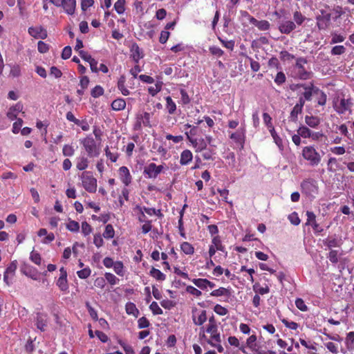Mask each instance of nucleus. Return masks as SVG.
<instances>
[{
  "label": "nucleus",
  "mask_w": 354,
  "mask_h": 354,
  "mask_svg": "<svg viewBox=\"0 0 354 354\" xmlns=\"http://www.w3.org/2000/svg\"><path fill=\"white\" fill-rule=\"evenodd\" d=\"M297 28L296 24L291 20H286L281 22L279 26V30L281 33L289 34Z\"/></svg>",
  "instance_id": "2eb2a0df"
},
{
  "label": "nucleus",
  "mask_w": 354,
  "mask_h": 354,
  "mask_svg": "<svg viewBox=\"0 0 354 354\" xmlns=\"http://www.w3.org/2000/svg\"><path fill=\"white\" fill-rule=\"evenodd\" d=\"M133 9L136 11V14L139 15H144V8H143V3L142 1H139V0H136L133 3Z\"/></svg>",
  "instance_id": "603ef678"
},
{
  "label": "nucleus",
  "mask_w": 354,
  "mask_h": 354,
  "mask_svg": "<svg viewBox=\"0 0 354 354\" xmlns=\"http://www.w3.org/2000/svg\"><path fill=\"white\" fill-rule=\"evenodd\" d=\"M209 50L211 54L216 57H222L224 54V51H223L221 48H219L218 46H210Z\"/></svg>",
  "instance_id": "13d9d810"
},
{
  "label": "nucleus",
  "mask_w": 354,
  "mask_h": 354,
  "mask_svg": "<svg viewBox=\"0 0 354 354\" xmlns=\"http://www.w3.org/2000/svg\"><path fill=\"white\" fill-rule=\"evenodd\" d=\"M118 343L120 345H121L122 347H123L126 354L135 353L134 350L131 345L127 344L126 342L122 341V339H119Z\"/></svg>",
  "instance_id": "bf43d9fd"
},
{
  "label": "nucleus",
  "mask_w": 354,
  "mask_h": 354,
  "mask_svg": "<svg viewBox=\"0 0 354 354\" xmlns=\"http://www.w3.org/2000/svg\"><path fill=\"white\" fill-rule=\"evenodd\" d=\"M301 156L311 167H317L322 162V156L314 146H306L302 148Z\"/></svg>",
  "instance_id": "f257e3e1"
},
{
  "label": "nucleus",
  "mask_w": 354,
  "mask_h": 354,
  "mask_svg": "<svg viewBox=\"0 0 354 354\" xmlns=\"http://www.w3.org/2000/svg\"><path fill=\"white\" fill-rule=\"evenodd\" d=\"M113 110L121 111L124 110L126 106V102L124 99L119 98L113 101L111 104Z\"/></svg>",
  "instance_id": "473e14b6"
},
{
  "label": "nucleus",
  "mask_w": 354,
  "mask_h": 354,
  "mask_svg": "<svg viewBox=\"0 0 354 354\" xmlns=\"http://www.w3.org/2000/svg\"><path fill=\"white\" fill-rule=\"evenodd\" d=\"M212 243L214 245L216 251L224 252L225 246L222 244V241L219 235H216L212 239Z\"/></svg>",
  "instance_id": "f704fd0d"
},
{
  "label": "nucleus",
  "mask_w": 354,
  "mask_h": 354,
  "mask_svg": "<svg viewBox=\"0 0 354 354\" xmlns=\"http://www.w3.org/2000/svg\"><path fill=\"white\" fill-rule=\"evenodd\" d=\"M301 187L302 192L310 197H315L319 192L317 183L314 178H306L302 181Z\"/></svg>",
  "instance_id": "7ed1b4c3"
},
{
  "label": "nucleus",
  "mask_w": 354,
  "mask_h": 354,
  "mask_svg": "<svg viewBox=\"0 0 354 354\" xmlns=\"http://www.w3.org/2000/svg\"><path fill=\"white\" fill-rule=\"evenodd\" d=\"M126 0H117L115 2L114 9L118 14H122L125 12Z\"/></svg>",
  "instance_id": "ea45409f"
},
{
  "label": "nucleus",
  "mask_w": 354,
  "mask_h": 354,
  "mask_svg": "<svg viewBox=\"0 0 354 354\" xmlns=\"http://www.w3.org/2000/svg\"><path fill=\"white\" fill-rule=\"evenodd\" d=\"M182 252L185 254H193L194 252V248L189 242L184 241L180 244Z\"/></svg>",
  "instance_id": "c9c22d12"
},
{
  "label": "nucleus",
  "mask_w": 354,
  "mask_h": 354,
  "mask_svg": "<svg viewBox=\"0 0 354 354\" xmlns=\"http://www.w3.org/2000/svg\"><path fill=\"white\" fill-rule=\"evenodd\" d=\"M136 208L140 212V214L138 217V221L141 223H145V221H147V218L145 214L144 207L136 206Z\"/></svg>",
  "instance_id": "774afa93"
},
{
  "label": "nucleus",
  "mask_w": 354,
  "mask_h": 354,
  "mask_svg": "<svg viewBox=\"0 0 354 354\" xmlns=\"http://www.w3.org/2000/svg\"><path fill=\"white\" fill-rule=\"evenodd\" d=\"M308 62V60L303 57H299L296 59V63L294 66V70L296 77L300 80H306L310 78L312 73L310 71L306 70L304 64Z\"/></svg>",
  "instance_id": "f03ea898"
},
{
  "label": "nucleus",
  "mask_w": 354,
  "mask_h": 354,
  "mask_svg": "<svg viewBox=\"0 0 354 354\" xmlns=\"http://www.w3.org/2000/svg\"><path fill=\"white\" fill-rule=\"evenodd\" d=\"M297 132L302 138H310L311 130L308 127L301 126L297 129Z\"/></svg>",
  "instance_id": "de8ad7c7"
},
{
  "label": "nucleus",
  "mask_w": 354,
  "mask_h": 354,
  "mask_svg": "<svg viewBox=\"0 0 354 354\" xmlns=\"http://www.w3.org/2000/svg\"><path fill=\"white\" fill-rule=\"evenodd\" d=\"M254 290L259 295H263L270 292V288L268 285L261 287L259 283H256L254 285Z\"/></svg>",
  "instance_id": "3c124183"
},
{
  "label": "nucleus",
  "mask_w": 354,
  "mask_h": 354,
  "mask_svg": "<svg viewBox=\"0 0 354 354\" xmlns=\"http://www.w3.org/2000/svg\"><path fill=\"white\" fill-rule=\"evenodd\" d=\"M185 291L189 293V295L197 297L198 298V297H201L203 295L202 292L201 290H199V289H198L195 287H193V286H191V285L186 286Z\"/></svg>",
  "instance_id": "09e8293b"
},
{
  "label": "nucleus",
  "mask_w": 354,
  "mask_h": 354,
  "mask_svg": "<svg viewBox=\"0 0 354 354\" xmlns=\"http://www.w3.org/2000/svg\"><path fill=\"white\" fill-rule=\"evenodd\" d=\"M207 319L206 310H201L197 316H196V315H192L193 322L197 326L203 325V324L206 322Z\"/></svg>",
  "instance_id": "5701e85b"
},
{
  "label": "nucleus",
  "mask_w": 354,
  "mask_h": 354,
  "mask_svg": "<svg viewBox=\"0 0 354 354\" xmlns=\"http://www.w3.org/2000/svg\"><path fill=\"white\" fill-rule=\"evenodd\" d=\"M28 33L35 38H40L41 39H46L48 36L46 30L41 26L38 27H30L28 28Z\"/></svg>",
  "instance_id": "9b49d317"
},
{
  "label": "nucleus",
  "mask_w": 354,
  "mask_h": 354,
  "mask_svg": "<svg viewBox=\"0 0 354 354\" xmlns=\"http://www.w3.org/2000/svg\"><path fill=\"white\" fill-rule=\"evenodd\" d=\"M150 326V322L149 319L145 316H142L141 318H139L138 320V328H147V327Z\"/></svg>",
  "instance_id": "6e6d98bb"
},
{
  "label": "nucleus",
  "mask_w": 354,
  "mask_h": 354,
  "mask_svg": "<svg viewBox=\"0 0 354 354\" xmlns=\"http://www.w3.org/2000/svg\"><path fill=\"white\" fill-rule=\"evenodd\" d=\"M280 58L283 61L292 60L295 59V55L283 50V51L280 52Z\"/></svg>",
  "instance_id": "69168bd1"
},
{
  "label": "nucleus",
  "mask_w": 354,
  "mask_h": 354,
  "mask_svg": "<svg viewBox=\"0 0 354 354\" xmlns=\"http://www.w3.org/2000/svg\"><path fill=\"white\" fill-rule=\"evenodd\" d=\"M149 274L154 279L159 280L160 281H163L166 279V275L163 274L162 272L159 270V269L156 268H152L149 271Z\"/></svg>",
  "instance_id": "2f4dec72"
},
{
  "label": "nucleus",
  "mask_w": 354,
  "mask_h": 354,
  "mask_svg": "<svg viewBox=\"0 0 354 354\" xmlns=\"http://www.w3.org/2000/svg\"><path fill=\"white\" fill-rule=\"evenodd\" d=\"M187 207V205H184L182 211L180 212V218H178V231L182 237L185 238V227L183 226V216L184 214V210L185 207Z\"/></svg>",
  "instance_id": "e433bc0d"
},
{
  "label": "nucleus",
  "mask_w": 354,
  "mask_h": 354,
  "mask_svg": "<svg viewBox=\"0 0 354 354\" xmlns=\"http://www.w3.org/2000/svg\"><path fill=\"white\" fill-rule=\"evenodd\" d=\"M85 252V245L75 242L73 246V252L75 256L77 257L82 254Z\"/></svg>",
  "instance_id": "4c0bfd02"
},
{
  "label": "nucleus",
  "mask_w": 354,
  "mask_h": 354,
  "mask_svg": "<svg viewBox=\"0 0 354 354\" xmlns=\"http://www.w3.org/2000/svg\"><path fill=\"white\" fill-rule=\"evenodd\" d=\"M104 94V90L102 86H95L91 91V96L95 97H99L102 96Z\"/></svg>",
  "instance_id": "c03bdc74"
},
{
  "label": "nucleus",
  "mask_w": 354,
  "mask_h": 354,
  "mask_svg": "<svg viewBox=\"0 0 354 354\" xmlns=\"http://www.w3.org/2000/svg\"><path fill=\"white\" fill-rule=\"evenodd\" d=\"M307 225H311L313 229L316 232H321L323 231V228L319 227V225L316 221V214L313 212L307 211Z\"/></svg>",
  "instance_id": "ddd939ff"
},
{
  "label": "nucleus",
  "mask_w": 354,
  "mask_h": 354,
  "mask_svg": "<svg viewBox=\"0 0 354 354\" xmlns=\"http://www.w3.org/2000/svg\"><path fill=\"white\" fill-rule=\"evenodd\" d=\"M214 311L218 315H226L228 313L227 308L223 307V306L220 304H216L214 306Z\"/></svg>",
  "instance_id": "4d7b16f0"
},
{
  "label": "nucleus",
  "mask_w": 354,
  "mask_h": 354,
  "mask_svg": "<svg viewBox=\"0 0 354 354\" xmlns=\"http://www.w3.org/2000/svg\"><path fill=\"white\" fill-rule=\"evenodd\" d=\"M149 308L155 315H162L163 313L162 309L160 308L158 303L156 301H152L149 305Z\"/></svg>",
  "instance_id": "49530a36"
},
{
  "label": "nucleus",
  "mask_w": 354,
  "mask_h": 354,
  "mask_svg": "<svg viewBox=\"0 0 354 354\" xmlns=\"http://www.w3.org/2000/svg\"><path fill=\"white\" fill-rule=\"evenodd\" d=\"M59 272L60 276L57 280V285L61 290L64 291L68 288L67 272L63 267L60 268Z\"/></svg>",
  "instance_id": "a211bd4d"
},
{
  "label": "nucleus",
  "mask_w": 354,
  "mask_h": 354,
  "mask_svg": "<svg viewBox=\"0 0 354 354\" xmlns=\"http://www.w3.org/2000/svg\"><path fill=\"white\" fill-rule=\"evenodd\" d=\"M306 124L313 128H316L321 123V120L317 116H308L306 115L304 118Z\"/></svg>",
  "instance_id": "bb28decb"
},
{
  "label": "nucleus",
  "mask_w": 354,
  "mask_h": 354,
  "mask_svg": "<svg viewBox=\"0 0 354 354\" xmlns=\"http://www.w3.org/2000/svg\"><path fill=\"white\" fill-rule=\"evenodd\" d=\"M351 104V100L347 99H342L339 102V106L337 107V112L339 113H344Z\"/></svg>",
  "instance_id": "cd10ccee"
},
{
  "label": "nucleus",
  "mask_w": 354,
  "mask_h": 354,
  "mask_svg": "<svg viewBox=\"0 0 354 354\" xmlns=\"http://www.w3.org/2000/svg\"><path fill=\"white\" fill-rule=\"evenodd\" d=\"M125 311L128 315H131L134 317H138L139 315V311L133 302H127L126 304Z\"/></svg>",
  "instance_id": "7c9ffc66"
},
{
  "label": "nucleus",
  "mask_w": 354,
  "mask_h": 354,
  "mask_svg": "<svg viewBox=\"0 0 354 354\" xmlns=\"http://www.w3.org/2000/svg\"><path fill=\"white\" fill-rule=\"evenodd\" d=\"M245 348L246 347L251 350L252 352L257 353L260 346L257 343V335L253 334L249 336L245 340Z\"/></svg>",
  "instance_id": "f3484780"
},
{
  "label": "nucleus",
  "mask_w": 354,
  "mask_h": 354,
  "mask_svg": "<svg viewBox=\"0 0 354 354\" xmlns=\"http://www.w3.org/2000/svg\"><path fill=\"white\" fill-rule=\"evenodd\" d=\"M205 331L209 333L210 339L212 342H214L216 343H221V338L220 333L218 330V326H207Z\"/></svg>",
  "instance_id": "4468645a"
},
{
  "label": "nucleus",
  "mask_w": 354,
  "mask_h": 354,
  "mask_svg": "<svg viewBox=\"0 0 354 354\" xmlns=\"http://www.w3.org/2000/svg\"><path fill=\"white\" fill-rule=\"evenodd\" d=\"M180 93L181 94V102L183 104H187L190 103V97L187 92L185 89H180Z\"/></svg>",
  "instance_id": "e2e57ef3"
},
{
  "label": "nucleus",
  "mask_w": 354,
  "mask_h": 354,
  "mask_svg": "<svg viewBox=\"0 0 354 354\" xmlns=\"http://www.w3.org/2000/svg\"><path fill=\"white\" fill-rule=\"evenodd\" d=\"M126 77L124 75H122L118 80V87L120 91L122 93L124 96H127L130 93L129 89L125 86Z\"/></svg>",
  "instance_id": "c756f323"
},
{
  "label": "nucleus",
  "mask_w": 354,
  "mask_h": 354,
  "mask_svg": "<svg viewBox=\"0 0 354 354\" xmlns=\"http://www.w3.org/2000/svg\"><path fill=\"white\" fill-rule=\"evenodd\" d=\"M153 113L147 112H139L136 115V123L133 125L134 130H142V127H152L151 118Z\"/></svg>",
  "instance_id": "20e7f679"
},
{
  "label": "nucleus",
  "mask_w": 354,
  "mask_h": 354,
  "mask_svg": "<svg viewBox=\"0 0 354 354\" xmlns=\"http://www.w3.org/2000/svg\"><path fill=\"white\" fill-rule=\"evenodd\" d=\"M227 342L230 345L237 347L242 353H247L245 351V346L244 345H241L239 339H238L236 336H230L227 339Z\"/></svg>",
  "instance_id": "c85d7f7f"
},
{
  "label": "nucleus",
  "mask_w": 354,
  "mask_h": 354,
  "mask_svg": "<svg viewBox=\"0 0 354 354\" xmlns=\"http://www.w3.org/2000/svg\"><path fill=\"white\" fill-rule=\"evenodd\" d=\"M115 272L120 276H124V263L122 261H114V265L113 266Z\"/></svg>",
  "instance_id": "37998d69"
},
{
  "label": "nucleus",
  "mask_w": 354,
  "mask_h": 354,
  "mask_svg": "<svg viewBox=\"0 0 354 354\" xmlns=\"http://www.w3.org/2000/svg\"><path fill=\"white\" fill-rule=\"evenodd\" d=\"M346 344L347 347H353L354 346V331H351L347 333L346 337Z\"/></svg>",
  "instance_id": "052dcab7"
},
{
  "label": "nucleus",
  "mask_w": 354,
  "mask_h": 354,
  "mask_svg": "<svg viewBox=\"0 0 354 354\" xmlns=\"http://www.w3.org/2000/svg\"><path fill=\"white\" fill-rule=\"evenodd\" d=\"M50 3L56 6H62L66 13L73 15L75 12V0H50Z\"/></svg>",
  "instance_id": "0eeeda50"
},
{
  "label": "nucleus",
  "mask_w": 354,
  "mask_h": 354,
  "mask_svg": "<svg viewBox=\"0 0 354 354\" xmlns=\"http://www.w3.org/2000/svg\"><path fill=\"white\" fill-rule=\"evenodd\" d=\"M131 57L133 62L136 64H138L140 59H142V57H144V53L141 48H140L139 46L136 43H133L131 46Z\"/></svg>",
  "instance_id": "f8f14e48"
},
{
  "label": "nucleus",
  "mask_w": 354,
  "mask_h": 354,
  "mask_svg": "<svg viewBox=\"0 0 354 354\" xmlns=\"http://www.w3.org/2000/svg\"><path fill=\"white\" fill-rule=\"evenodd\" d=\"M105 153L107 158L110 159L112 162H115L118 160V153H112L109 150V147L105 148Z\"/></svg>",
  "instance_id": "0e129e2a"
},
{
  "label": "nucleus",
  "mask_w": 354,
  "mask_h": 354,
  "mask_svg": "<svg viewBox=\"0 0 354 354\" xmlns=\"http://www.w3.org/2000/svg\"><path fill=\"white\" fill-rule=\"evenodd\" d=\"M118 171L120 180L123 183V184L125 185H130L132 178L128 167L124 166L120 167Z\"/></svg>",
  "instance_id": "dca6fc26"
},
{
  "label": "nucleus",
  "mask_w": 354,
  "mask_h": 354,
  "mask_svg": "<svg viewBox=\"0 0 354 354\" xmlns=\"http://www.w3.org/2000/svg\"><path fill=\"white\" fill-rule=\"evenodd\" d=\"M245 14L248 16L249 22L253 24L254 26L257 27L259 30H268L270 28V23L268 21V20H258L255 19L254 17L250 15L247 12H245Z\"/></svg>",
  "instance_id": "9d476101"
},
{
  "label": "nucleus",
  "mask_w": 354,
  "mask_h": 354,
  "mask_svg": "<svg viewBox=\"0 0 354 354\" xmlns=\"http://www.w3.org/2000/svg\"><path fill=\"white\" fill-rule=\"evenodd\" d=\"M305 104V100L303 99L302 97H299V101L294 107L292 109L289 120L292 122H297L298 120V115L299 113H301L303 107Z\"/></svg>",
  "instance_id": "1a4fd4ad"
},
{
  "label": "nucleus",
  "mask_w": 354,
  "mask_h": 354,
  "mask_svg": "<svg viewBox=\"0 0 354 354\" xmlns=\"http://www.w3.org/2000/svg\"><path fill=\"white\" fill-rule=\"evenodd\" d=\"M193 160V153L189 149H185L181 151L180 157V164L186 165Z\"/></svg>",
  "instance_id": "412c9836"
},
{
  "label": "nucleus",
  "mask_w": 354,
  "mask_h": 354,
  "mask_svg": "<svg viewBox=\"0 0 354 354\" xmlns=\"http://www.w3.org/2000/svg\"><path fill=\"white\" fill-rule=\"evenodd\" d=\"M192 145L195 148V151L196 153H201L205 150L207 147V141L204 139V138H201L200 139H196L195 140H192Z\"/></svg>",
  "instance_id": "aec40b11"
},
{
  "label": "nucleus",
  "mask_w": 354,
  "mask_h": 354,
  "mask_svg": "<svg viewBox=\"0 0 354 354\" xmlns=\"http://www.w3.org/2000/svg\"><path fill=\"white\" fill-rule=\"evenodd\" d=\"M286 77L283 72H278L277 73V75L274 78V82L276 84H277L279 86V84H283L286 82Z\"/></svg>",
  "instance_id": "680f3d73"
},
{
  "label": "nucleus",
  "mask_w": 354,
  "mask_h": 354,
  "mask_svg": "<svg viewBox=\"0 0 354 354\" xmlns=\"http://www.w3.org/2000/svg\"><path fill=\"white\" fill-rule=\"evenodd\" d=\"M218 39L221 41L222 45L224 47L227 48V49H229L231 50L234 49V47L235 46V42L234 40H225V39L221 38V37H218Z\"/></svg>",
  "instance_id": "5fc2aeb1"
},
{
  "label": "nucleus",
  "mask_w": 354,
  "mask_h": 354,
  "mask_svg": "<svg viewBox=\"0 0 354 354\" xmlns=\"http://www.w3.org/2000/svg\"><path fill=\"white\" fill-rule=\"evenodd\" d=\"M115 236V230L112 225L108 224L106 225L105 230L103 233V236L106 239H111Z\"/></svg>",
  "instance_id": "a18cd8bd"
},
{
  "label": "nucleus",
  "mask_w": 354,
  "mask_h": 354,
  "mask_svg": "<svg viewBox=\"0 0 354 354\" xmlns=\"http://www.w3.org/2000/svg\"><path fill=\"white\" fill-rule=\"evenodd\" d=\"M164 170L163 165H156V163H149L144 167L143 174L145 177L149 178H156L158 175Z\"/></svg>",
  "instance_id": "39448f33"
},
{
  "label": "nucleus",
  "mask_w": 354,
  "mask_h": 354,
  "mask_svg": "<svg viewBox=\"0 0 354 354\" xmlns=\"http://www.w3.org/2000/svg\"><path fill=\"white\" fill-rule=\"evenodd\" d=\"M165 108L167 110L168 113L169 114H174L176 111V104L174 101V100L171 98V96H167L165 97Z\"/></svg>",
  "instance_id": "a878e982"
},
{
  "label": "nucleus",
  "mask_w": 354,
  "mask_h": 354,
  "mask_svg": "<svg viewBox=\"0 0 354 354\" xmlns=\"http://www.w3.org/2000/svg\"><path fill=\"white\" fill-rule=\"evenodd\" d=\"M210 295L212 296H215V297H219V296H223V295L230 296V292L229 289L223 288V287H221V288H218V289H215L214 290L212 291Z\"/></svg>",
  "instance_id": "a19ab883"
},
{
  "label": "nucleus",
  "mask_w": 354,
  "mask_h": 354,
  "mask_svg": "<svg viewBox=\"0 0 354 354\" xmlns=\"http://www.w3.org/2000/svg\"><path fill=\"white\" fill-rule=\"evenodd\" d=\"M324 244L328 248H337V246H339L341 244V240L337 239L336 237H328L325 239Z\"/></svg>",
  "instance_id": "72a5a7b5"
},
{
  "label": "nucleus",
  "mask_w": 354,
  "mask_h": 354,
  "mask_svg": "<svg viewBox=\"0 0 354 354\" xmlns=\"http://www.w3.org/2000/svg\"><path fill=\"white\" fill-rule=\"evenodd\" d=\"M66 228L71 232H78L80 230V225L77 221L69 220V222L66 224Z\"/></svg>",
  "instance_id": "864d4df0"
},
{
  "label": "nucleus",
  "mask_w": 354,
  "mask_h": 354,
  "mask_svg": "<svg viewBox=\"0 0 354 354\" xmlns=\"http://www.w3.org/2000/svg\"><path fill=\"white\" fill-rule=\"evenodd\" d=\"M23 109V105L20 102L17 103L15 106H12L10 108L9 111L7 113L8 118L11 120H14L17 119V115L15 114L16 112H21Z\"/></svg>",
  "instance_id": "4be33fe9"
},
{
  "label": "nucleus",
  "mask_w": 354,
  "mask_h": 354,
  "mask_svg": "<svg viewBox=\"0 0 354 354\" xmlns=\"http://www.w3.org/2000/svg\"><path fill=\"white\" fill-rule=\"evenodd\" d=\"M317 26L319 30H326L329 27L331 22V15L321 10V15L316 17Z\"/></svg>",
  "instance_id": "423d86ee"
},
{
  "label": "nucleus",
  "mask_w": 354,
  "mask_h": 354,
  "mask_svg": "<svg viewBox=\"0 0 354 354\" xmlns=\"http://www.w3.org/2000/svg\"><path fill=\"white\" fill-rule=\"evenodd\" d=\"M186 128H189L190 130L189 131H185V135L187 136V140H188L192 144V140H196V135L197 134L198 127L196 126H192L190 124H185Z\"/></svg>",
  "instance_id": "393cba45"
},
{
  "label": "nucleus",
  "mask_w": 354,
  "mask_h": 354,
  "mask_svg": "<svg viewBox=\"0 0 354 354\" xmlns=\"http://www.w3.org/2000/svg\"><path fill=\"white\" fill-rule=\"evenodd\" d=\"M297 87H302L304 89L303 93V99L305 100H311L313 93H319V89L318 87H315L313 83H310L309 85L306 84H297Z\"/></svg>",
  "instance_id": "6e6552de"
},
{
  "label": "nucleus",
  "mask_w": 354,
  "mask_h": 354,
  "mask_svg": "<svg viewBox=\"0 0 354 354\" xmlns=\"http://www.w3.org/2000/svg\"><path fill=\"white\" fill-rule=\"evenodd\" d=\"M293 19L296 26H301L305 22L306 18L304 15H301V12L295 11L293 12Z\"/></svg>",
  "instance_id": "79ce46f5"
},
{
  "label": "nucleus",
  "mask_w": 354,
  "mask_h": 354,
  "mask_svg": "<svg viewBox=\"0 0 354 354\" xmlns=\"http://www.w3.org/2000/svg\"><path fill=\"white\" fill-rule=\"evenodd\" d=\"M230 138L231 140H234L235 143L241 145L242 148L244 147V130H238L234 133H231Z\"/></svg>",
  "instance_id": "6ab92c4d"
},
{
  "label": "nucleus",
  "mask_w": 354,
  "mask_h": 354,
  "mask_svg": "<svg viewBox=\"0 0 354 354\" xmlns=\"http://www.w3.org/2000/svg\"><path fill=\"white\" fill-rule=\"evenodd\" d=\"M192 282L194 284L197 288L201 289H206L207 288V279L206 278H194L192 279Z\"/></svg>",
  "instance_id": "58836bf2"
},
{
  "label": "nucleus",
  "mask_w": 354,
  "mask_h": 354,
  "mask_svg": "<svg viewBox=\"0 0 354 354\" xmlns=\"http://www.w3.org/2000/svg\"><path fill=\"white\" fill-rule=\"evenodd\" d=\"M46 316L41 313H37L36 317L37 328L41 331H44L46 330Z\"/></svg>",
  "instance_id": "b1692460"
},
{
  "label": "nucleus",
  "mask_w": 354,
  "mask_h": 354,
  "mask_svg": "<svg viewBox=\"0 0 354 354\" xmlns=\"http://www.w3.org/2000/svg\"><path fill=\"white\" fill-rule=\"evenodd\" d=\"M104 277L110 285H116L119 282V279L115 276V274H111V272H106L104 274Z\"/></svg>",
  "instance_id": "8fccbe9b"
},
{
  "label": "nucleus",
  "mask_w": 354,
  "mask_h": 354,
  "mask_svg": "<svg viewBox=\"0 0 354 354\" xmlns=\"http://www.w3.org/2000/svg\"><path fill=\"white\" fill-rule=\"evenodd\" d=\"M346 48L344 46H335L331 50L332 55H342L345 53Z\"/></svg>",
  "instance_id": "338daca9"
}]
</instances>
